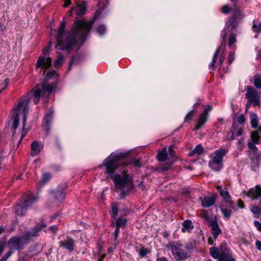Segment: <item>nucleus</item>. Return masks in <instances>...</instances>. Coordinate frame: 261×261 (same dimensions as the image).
Wrapping results in <instances>:
<instances>
[{"label":"nucleus","instance_id":"nucleus-42","mask_svg":"<svg viewBox=\"0 0 261 261\" xmlns=\"http://www.w3.org/2000/svg\"><path fill=\"white\" fill-rule=\"evenodd\" d=\"M64 58L62 55H59L58 58L55 61L54 63V66L55 67H60L63 62H64Z\"/></svg>","mask_w":261,"mask_h":261},{"label":"nucleus","instance_id":"nucleus-10","mask_svg":"<svg viewBox=\"0 0 261 261\" xmlns=\"http://www.w3.org/2000/svg\"><path fill=\"white\" fill-rule=\"evenodd\" d=\"M67 185L66 183L61 184L55 191L51 192L58 204L60 203L64 199L65 193L64 190L67 188Z\"/></svg>","mask_w":261,"mask_h":261},{"label":"nucleus","instance_id":"nucleus-63","mask_svg":"<svg viewBox=\"0 0 261 261\" xmlns=\"http://www.w3.org/2000/svg\"><path fill=\"white\" fill-rule=\"evenodd\" d=\"M224 60H225L224 55H223L221 54L219 57V64L220 66H221V65L223 64Z\"/></svg>","mask_w":261,"mask_h":261},{"label":"nucleus","instance_id":"nucleus-36","mask_svg":"<svg viewBox=\"0 0 261 261\" xmlns=\"http://www.w3.org/2000/svg\"><path fill=\"white\" fill-rule=\"evenodd\" d=\"M221 210L224 217L226 219H229L231 215L232 212L230 210L227 208L226 206H222Z\"/></svg>","mask_w":261,"mask_h":261},{"label":"nucleus","instance_id":"nucleus-14","mask_svg":"<svg viewBox=\"0 0 261 261\" xmlns=\"http://www.w3.org/2000/svg\"><path fill=\"white\" fill-rule=\"evenodd\" d=\"M223 160L217 158L216 156H212L211 160L208 162L209 167L214 171H219L222 168Z\"/></svg>","mask_w":261,"mask_h":261},{"label":"nucleus","instance_id":"nucleus-62","mask_svg":"<svg viewBox=\"0 0 261 261\" xmlns=\"http://www.w3.org/2000/svg\"><path fill=\"white\" fill-rule=\"evenodd\" d=\"M171 164H167L166 165H165L164 166H163L161 168V169L163 171H166L169 170L171 168Z\"/></svg>","mask_w":261,"mask_h":261},{"label":"nucleus","instance_id":"nucleus-11","mask_svg":"<svg viewBox=\"0 0 261 261\" xmlns=\"http://www.w3.org/2000/svg\"><path fill=\"white\" fill-rule=\"evenodd\" d=\"M75 241L71 237L67 236L66 239L59 242V247L65 249L69 252L74 250Z\"/></svg>","mask_w":261,"mask_h":261},{"label":"nucleus","instance_id":"nucleus-21","mask_svg":"<svg viewBox=\"0 0 261 261\" xmlns=\"http://www.w3.org/2000/svg\"><path fill=\"white\" fill-rule=\"evenodd\" d=\"M74 10L77 15H83L87 11V2L83 1L80 5H77L75 8H73L71 11Z\"/></svg>","mask_w":261,"mask_h":261},{"label":"nucleus","instance_id":"nucleus-23","mask_svg":"<svg viewBox=\"0 0 261 261\" xmlns=\"http://www.w3.org/2000/svg\"><path fill=\"white\" fill-rule=\"evenodd\" d=\"M42 147L38 141H34L31 144V154L32 156L37 155L41 151Z\"/></svg>","mask_w":261,"mask_h":261},{"label":"nucleus","instance_id":"nucleus-30","mask_svg":"<svg viewBox=\"0 0 261 261\" xmlns=\"http://www.w3.org/2000/svg\"><path fill=\"white\" fill-rule=\"evenodd\" d=\"M251 125L252 128H256L258 126V117L255 113H251L250 115Z\"/></svg>","mask_w":261,"mask_h":261},{"label":"nucleus","instance_id":"nucleus-6","mask_svg":"<svg viewBox=\"0 0 261 261\" xmlns=\"http://www.w3.org/2000/svg\"><path fill=\"white\" fill-rule=\"evenodd\" d=\"M9 245L11 247V249H15L17 250H23L28 243L22 236H14L12 237L8 242Z\"/></svg>","mask_w":261,"mask_h":261},{"label":"nucleus","instance_id":"nucleus-16","mask_svg":"<svg viewBox=\"0 0 261 261\" xmlns=\"http://www.w3.org/2000/svg\"><path fill=\"white\" fill-rule=\"evenodd\" d=\"M43 96L42 91L40 88L36 87L35 88L32 89L29 93L28 96L30 98L31 96L34 97L33 101L35 105L37 104L40 101L41 96Z\"/></svg>","mask_w":261,"mask_h":261},{"label":"nucleus","instance_id":"nucleus-43","mask_svg":"<svg viewBox=\"0 0 261 261\" xmlns=\"http://www.w3.org/2000/svg\"><path fill=\"white\" fill-rule=\"evenodd\" d=\"M252 30L255 33L261 32V23H256L254 20L253 22Z\"/></svg>","mask_w":261,"mask_h":261},{"label":"nucleus","instance_id":"nucleus-5","mask_svg":"<svg viewBox=\"0 0 261 261\" xmlns=\"http://www.w3.org/2000/svg\"><path fill=\"white\" fill-rule=\"evenodd\" d=\"M36 200V197L31 194L22 197L15 207V214L18 216H23L26 213L28 208L31 206Z\"/></svg>","mask_w":261,"mask_h":261},{"label":"nucleus","instance_id":"nucleus-64","mask_svg":"<svg viewBox=\"0 0 261 261\" xmlns=\"http://www.w3.org/2000/svg\"><path fill=\"white\" fill-rule=\"evenodd\" d=\"M255 245L257 249L261 251V242L260 241L257 240L255 242Z\"/></svg>","mask_w":261,"mask_h":261},{"label":"nucleus","instance_id":"nucleus-1","mask_svg":"<svg viewBox=\"0 0 261 261\" xmlns=\"http://www.w3.org/2000/svg\"><path fill=\"white\" fill-rule=\"evenodd\" d=\"M97 16L95 15L93 19L89 21L84 19L75 20L72 32L67 34L65 32V21H62L56 36L58 42L56 47L59 49L66 50L69 52L78 40L84 42Z\"/></svg>","mask_w":261,"mask_h":261},{"label":"nucleus","instance_id":"nucleus-56","mask_svg":"<svg viewBox=\"0 0 261 261\" xmlns=\"http://www.w3.org/2000/svg\"><path fill=\"white\" fill-rule=\"evenodd\" d=\"M234 57H235V55H234V51L229 53V59H228V64H230L233 61V60L234 59Z\"/></svg>","mask_w":261,"mask_h":261},{"label":"nucleus","instance_id":"nucleus-47","mask_svg":"<svg viewBox=\"0 0 261 261\" xmlns=\"http://www.w3.org/2000/svg\"><path fill=\"white\" fill-rule=\"evenodd\" d=\"M13 253V251L12 250H9L4 256L1 258L0 261H6L7 259Z\"/></svg>","mask_w":261,"mask_h":261},{"label":"nucleus","instance_id":"nucleus-24","mask_svg":"<svg viewBox=\"0 0 261 261\" xmlns=\"http://www.w3.org/2000/svg\"><path fill=\"white\" fill-rule=\"evenodd\" d=\"M221 49V46H219L216 49L213 58L212 62L209 64L208 68L211 70H215L216 68L215 63L218 59L219 53Z\"/></svg>","mask_w":261,"mask_h":261},{"label":"nucleus","instance_id":"nucleus-44","mask_svg":"<svg viewBox=\"0 0 261 261\" xmlns=\"http://www.w3.org/2000/svg\"><path fill=\"white\" fill-rule=\"evenodd\" d=\"M239 126L238 125H236L235 124H233V125L231 127L230 133L231 134L230 139L231 140H233L235 137V133L237 132L238 129L239 128Z\"/></svg>","mask_w":261,"mask_h":261},{"label":"nucleus","instance_id":"nucleus-53","mask_svg":"<svg viewBox=\"0 0 261 261\" xmlns=\"http://www.w3.org/2000/svg\"><path fill=\"white\" fill-rule=\"evenodd\" d=\"M222 12L224 14H227L231 11V8H230L228 5H224L222 7Z\"/></svg>","mask_w":261,"mask_h":261},{"label":"nucleus","instance_id":"nucleus-18","mask_svg":"<svg viewBox=\"0 0 261 261\" xmlns=\"http://www.w3.org/2000/svg\"><path fill=\"white\" fill-rule=\"evenodd\" d=\"M247 196L253 200L261 197V188L260 186L256 185L254 188L250 189L248 191Z\"/></svg>","mask_w":261,"mask_h":261},{"label":"nucleus","instance_id":"nucleus-59","mask_svg":"<svg viewBox=\"0 0 261 261\" xmlns=\"http://www.w3.org/2000/svg\"><path fill=\"white\" fill-rule=\"evenodd\" d=\"M254 225L256 227L257 229L261 232V223L258 221L255 220L253 222Z\"/></svg>","mask_w":261,"mask_h":261},{"label":"nucleus","instance_id":"nucleus-7","mask_svg":"<svg viewBox=\"0 0 261 261\" xmlns=\"http://www.w3.org/2000/svg\"><path fill=\"white\" fill-rule=\"evenodd\" d=\"M46 225L43 223H37L32 229L24 232L23 237L29 243L33 238L38 237L43 228H45Z\"/></svg>","mask_w":261,"mask_h":261},{"label":"nucleus","instance_id":"nucleus-50","mask_svg":"<svg viewBox=\"0 0 261 261\" xmlns=\"http://www.w3.org/2000/svg\"><path fill=\"white\" fill-rule=\"evenodd\" d=\"M118 213V208L116 205H113L111 210L112 215L114 218H115Z\"/></svg>","mask_w":261,"mask_h":261},{"label":"nucleus","instance_id":"nucleus-38","mask_svg":"<svg viewBox=\"0 0 261 261\" xmlns=\"http://www.w3.org/2000/svg\"><path fill=\"white\" fill-rule=\"evenodd\" d=\"M251 212L254 215L255 218H258L261 215V207L258 206H252L251 208Z\"/></svg>","mask_w":261,"mask_h":261},{"label":"nucleus","instance_id":"nucleus-48","mask_svg":"<svg viewBox=\"0 0 261 261\" xmlns=\"http://www.w3.org/2000/svg\"><path fill=\"white\" fill-rule=\"evenodd\" d=\"M227 31H226V28H224L222 30L221 34V37L223 40V42H222L221 45L220 46H221V47H222L223 42H225V39L227 38Z\"/></svg>","mask_w":261,"mask_h":261},{"label":"nucleus","instance_id":"nucleus-8","mask_svg":"<svg viewBox=\"0 0 261 261\" xmlns=\"http://www.w3.org/2000/svg\"><path fill=\"white\" fill-rule=\"evenodd\" d=\"M172 255L176 261H182L186 260L190 255L185 252L184 250L180 248V245H171L170 246Z\"/></svg>","mask_w":261,"mask_h":261},{"label":"nucleus","instance_id":"nucleus-37","mask_svg":"<svg viewBox=\"0 0 261 261\" xmlns=\"http://www.w3.org/2000/svg\"><path fill=\"white\" fill-rule=\"evenodd\" d=\"M226 150L224 149H219L215 151V155L214 156L217 157V158H221L223 160V158L225 155Z\"/></svg>","mask_w":261,"mask_h":261},{"label":"nucleus","instance_id":"nucleus-17","mask_svg":"<svg viewBox=\"0 0 261 261\" xmlns=\"http://www.w3.org/2000/svg\"><path fill=\"white\" fill-rule=\"evenodd\" d=\"M210 226L212 230V234L215 240H216L218 235L221 233L222 231L220 228L216 220L210 221Z\"/></svg>","mask_w":261,"mask_h":261},{"label":"nucleus","instance_id":"nucleus-40","mask_svg":"<svg viewBox=\"0 0 261 261\" xmlns=\"http://www.w3.org/2000/svg\"><path fill=\"white\" fill-rule=\"evenodd\" d=\"M251 140L254 144H258L260 142L258 131L252 132L251 135Z\"/></svg>","mask_w":261,"mask_h":261},{"label":"nucleus","instance_id":"nucleus-4","mask_svg":"<svg viewBox=\"0 0 261 261\" xmlns=\"http://www.w3.org/2000/svg\"><path fill=\"white\" fill-rule=\"evenodd\" d=\"M231 15L228 18L226 23L227 28H230V31H232L238 27L242 19L245 17L244 12L238 7L237 4H234L231 8Z\"/></svg>","mask_w":261,"mask_h":261},{"label":"nucleus","instance_id":"nucleus-31","mask_svg":"<svg viewBox=\"0 0 261 261\" xmlns=\"http://www.w3.org/2000/svg\"><path fill=\"white\" fill-rule=\"evenodd\" d=\"M142 160L140 159H138L137 160L132 159L130 161H128L127 163L124 164V166H128L129 165L133 164L135 167L140 168L142 166Z\"/></svg>","mask_w":261,"mask_h":261},{"label":"nucleus","instance_id":"nucleus-26","mask_svg":"<svg viewBox=\"0 0 261 261\" xmlns=\"http://www.w3.org/2000/svg\"><path fill=\"white\" fill-rule=\"evenodd\" d=\"M182 226L183 227L181 229V231L183 232L186 231H190L194 228L192 221L189 220L184 221L182 223Z\"/></svg>","mask_w":261,"mask_h":261},{"label":"nucleus","instance_id":"nucleus-20","mask_svg":"<svg viewBox=\"0 0 261 261\" xmlns=\"http://www.w3.org/2000/svg\"><path fill=\"white\" fill-rule=\"evenodd\" d=\"M135 249L139 257L141 258L146 257L147 254L150 253L151 250L149 248H145L141 244H139L138 246H136Z\"/></svg>","mask_w":261,"mask_h":261},{"label":"nucleus","instance_id":"nucleus-51","mask_svg":"<svg viewBox=\"0 0 261 261\" xmlns=\"http://www.w3.org/2000/svg\"><path fill=\"white\" fill-rule=\"evenodd\" d=\"M56 74L55 71H50L47 72L44 81H48L49 80L51 79L55 74Z\"/></svg>","mask_w":261,"mask_h":261},{"label":"nucleus","instance_id":"nucleus-34","mask_svg":"<svg viewBox=\"0 0 261 261\" xmlns=\"http://www.w3.org/2000/svg\"><path fill=\"white\" fill-rule=\"evenodd\" d=\"M53 119L51 113L47 114L45 115L43 119V124L45 127L48 129V127Z\"/></svg>","mask_w":261,"mask_h":261},{"label":"nucleus","instance_id":"nucleus-32","mask_svg":"<svg viewBox=\"0 0 261 261\" xmlns=\"http://www.w3.org/2000/svg\"><path fill=\"white\" fill-rule=\"evenodd\" d=\"M254 86L257 89H261V75L258 74H255L253 76Z\"/></svg>","mask_w":261,"mask_h":261},{"label":"nucleus","instance_id":"nucleus-45","mask_svg":"<svg viewBox=\"0 0 261 261\" xmlns=\"http://www.w3.org/2000/svg\"><path fill=\"white\" fill-rule=\"evenodd\" d=\"M50 175L48 173H45L43 175V178L39 182H41L42 185H44L50 178Z\"/></svg>","mask_w":261,"mask_h":261},{"label":"nucleus","instance_id":"nucleus-52","mask_svg":"<svg viewBox=\"0 0 261 261\" xmlns=\"http://www.w3.org/2000/svg\"><path fill=\"white\" fill-rule=\"evenodd\" d=\"M252 162L251 163V167L253 171H256L258 167V160L257 158L252 159Z\"/></svg>","mask_w":261,"mask_h":261},{"label":"nucleus","instance_id":"nucleus-12","mask_svg":"<svg viewBox=\"0 0 261 261\" xmlns=\"http://www.w3.org/2000/svg\"><path fill=\"white\" fill-rule=\"evenodd\" d=\"M216 188L219 191L220 195L222 197L225 202L228 203L231 208H234V203L231 199L227 189L226 187L223 189L221 186H217Z\"/></svg>","mask_w":261,"mask_h":261},{"label":"nucleus","instance_id":"nucleus-13","mask_svg":"<svg viewBox=\"0 0 261 261\" xmlns=\"http://www.w3.org/2000/svg\"><path fill=\"white\" fill-rule=\"evenodd\" d=\"M52 60L51 58L49 57L45 58L43 57L40 56L39 57L36 65V68L37 69L41 67L44 69V73L45 70L48 69L51 65Z\"/></svg>","mask_w":261,"mask_h":261},{"label":"nucleus","instance_id":"nucleus-27","mask_svg":"<svg viewBox=\"0 0 261 261\" xmlns=\"http://www.w3.org/2000/svg\"><path fill=\"white\" fill-rule=\"evenodd\" d=\"M168 153L166 149L159 150L157 154V158L159 161L164 162L167 159Z\"/></svg>","mask_w":261,"mask_h":261},{"label":"nucleus","instance_id":"nucleus-55","mask_svg":"<svg viewBox=\"0 0 261 261\" xmlns=\"http://www.w3.org/2000/svg\"><path fill=\"white\" fill-rule=\"evenodd\" d=\"M237 121L240 124H244L245 122V118L244 115H240L237 118Z\"/></svg>","mask_w":261,"mask_h":261},{"label":"nucleus","instance_id":"nucleus-49","mask_svg":"<svg viewBox=\"0 0 261 261\" xmlns=\"http://www.w3.org/2000/svg\"><path fill=\"white\" fill-rule=\"evenodd\" d=\"M106 29L104 25H100L97 28V32L99 35H103L106 32Z\"/></svg>","mask_w":261,"mask_h":261},{"label":"nucleus","instance_id":"nucleus-57","mask_svg":"<svg viewBox=\"0 0 261 261\" xmlns=\"http://www.w3.org/2000/svg\"><path fill=\"white\" fill-rule=\"evenodd\" d=\"M173 145H171L169 147V154L172 158H174L175 156V152L173 149Z\"/></svg>","mask_w":261,"mask_h":261},{"label":"nucleus","instance_id":"nucleus-15","mask_svg":"<svg viewBox=\"0 0 261 261\" xmlns=\"http://www.w3.org/2000/svg\"><path fill=\"white\" fill-rule=\"evenodd\" d=\"M219 250L220 253V257H219V261L232 257L231 252L227 247L225 243H223L220 245Z\"/></svg>","mask_w":261,"mask_h":261},{"label":"nucleus","instance_id":"nucleus-22","mask_svg":"<svg viewBox=\"0 0 261 261\" xmlns=\"http://www.w3.org/2000/svg\"><path fill=\"white\" fill-rule=\"evenodd\" d=\"M57 82H56L54 84H48V81H43L42 83V88L43 93L47 92L48 94H50L53 90L56 88Z\"/></svg>","mask_w":261,"mask_h":261},{"label":"nucleus","instance_id":"nucleus-58","mask_svg":"<svg viewBox=\"0 0 261 261\" xmlns=\"http://www.w3.org/2000/svg\"><path fill=\"white\" fill-rule=\"evenodd\" d=\"M254 143H252V142H248L247 144L248 147L249 148L253 150L255 152L257 151V149L256 146L254 144Z\"/></svg>","mask_w":261,"mask_h":261},{"label":"nucleus","instance_id":"nucleus-19","mask_svg":"<svg viewBox=\"0 0 261 261\" xmlns=\"http://www.w3.org/2000/svg\"><path fill=\"white\" fill-rule=\"evenodd\" d=\"M216 200V195H213L211 197L205 196L203 199H201L202 206L203 207H209L215 203Z\"/></svg>","mask_w":261,"mask_h":261},{"label":"nucleus","instance_id":"nucleus-61","mask_svg":"<svg viewBox=\"0 0 261 261\" xmlns=\"http://www.w3.org/2000/svg\"><path fill=\"white\" fill-rule=\"evenodd\" d=\"M9 83V79H6L5 80L4 86L2 87V89L0 91V93H1L2 91L4 89H5L7 87Z\"/></svg>","mask_w":261,"mask_h":261},{"label":"nucleus","instance_id":"nucleus-46","mask_svg":"<svg viewBox=\"0 0 261 261\" xmlns=\"http://www.w3.org/2000/svg\"><path fill=\"white\" fill-rule=\"evenodd\" d=\"M195 112L194 110H191L186 115L185 118V122H189L191 120L194 116V114Z\"/></svg>","mask_w":261,"mask_h":261},{"label":"nucleus","instance_id":"nucleus-29","mask_svg":"<svg viewBox=\"0 0 261 261\" xmlns=\"http://www.w3.org/2000/svg\"><path fill=\"white\" fill-rule=\"evenodd\" d=\"M210 254L212 257L219 260L220 257V253L219 249L216 247H212L210 249Z\"/></svg>","mask_w":261,"mask_h":261},{"label":"nucleus","instance_id":"nucleus-33","mask_svg":"<svg viewBox=\"0 0 261 261\" xmlns=\"http://www.w3.org/2000/svg\"><path fill=\"white\" fill-rule=\"evenodd\" d=\"M81 59V57L80 55H76L72 57V59L69 65V71H70L71 69V67L73 64H77L80 62Z\"/></svg>","mask_w":261,"mask_h":261},{"label":"nucleus","instance_id":"nucleus-3","mask_svg":"<svg viewBox=\"0 0 261 261\" xmlns=\"http://www.w3.org/2000/svg\"><path fill=\"white\" fill-rule=\"evenodd\" d=\"M29 102V99H21L20 101L18 103L17 108H14L13 109V114L12 118L13 120V128L16 130L19 124V112L21 109H23V130L25 124L27 121V115L29 111L28 103Z\"/></svg>","mask_w":261,"mask_h":261},{"label":"nucleus","instance_id":"nucleus-41","mask_svg":"<svg viewBox=\"0 0 261 261\" xmlns=\"http://www.w3.org/2000/svg\"><path fill=\"white\" fill-rule=\"evenodd\" d=\"M207 117L208 115L206 114V112H203L200 115L199 119L198 122L203 125L207 121Z\"/></svg>","mask_w":261,"mask_h":261},{"label":"nucleus","instance_id":"nucleus-9","mask_svg":"<svg viewBox=\"0 0 261 261\" xmlns=\"http://www.w3.org/2000/svg\"><path fill=\"white\" fill-rule=\"evenodd\" d=\"M246 98L249 102H253L254 106H259L260 103L259 97L257 90L252 86H248L246 93Z\"/></svg>","mask_w":261,"mask_h":261},{"label":"nucleus","instance_id":"nucleus-39","mask_svg":"<svg viewBox=\"0 0 261 261\" xmlns=\"http://www.w3.org/2000/svg\"><path fill=\"white\" fill-rule=\"evenodd\" d=\"M237 35L234 33L231 32L229 34V37L228 39V46L231 48L233 43L237 42Z\"/></svg>","mask_w":261,"mask_h":261},{"label":"nucleus","instance_id":"nucleus-35","mask_svg":"<svg viewBox=\"0 0 261 261\" xmlns=\"http://www.w3.org/2000/svg\"><path fill=\"white\" fill-rule=\"evenodd\" d=\"M127 220L126 219H122L121 218H118L116 219L115 222V226L117 227H124L126 225Z\"/></svg>","mask_w":261,"mask_h":261},{"label":"nucleus","instance_id":"nucleus-2","mask_svg":"<svg viewBox=\"0 0 261 261\" xmlns=\"http://www.w3.org/2000/svg\"><path fill=\"white\" fill-rule=\"evenodd\" d=\"M103 165L106 167V173L110 175L115 185V188L121 193L122 197L127 195L133 188V183L132 177L126 173V171L123 170V175L115 174V171L119 167L120 164L111 156L106 158L103 162Z\"/></svg>","mask_w":261,"mask_h":261},{"label":"nucleus","instance_id":"nucleus-25","mask_svg":"<svg viewBox=\"0 0 261 261\" xmlns=\"http://www.w3.org/2000/svg\"><path fill=\"white\" fill-rule=\"evenodd\" d=\"M204 148L201 145L199 144L197 145L195 148L189 152V155L190 156H193L194 155H200L203 153Z\"/></svg>","mask_w":261,"mask_h":261},{"label":"nucleus","instance_id":"nucleus-60","mask_svg":"<svg viewBox=\"0 0 261 261\" xmlns=\"http://www.w3.org/2000/svg\"><path fill=\"white\" fill-rule=\"evenodd\" d=\"M29 258L28 255L27 254H24L23 255L20 256L17 261H28Z\"/></svg>","mask_w":261,"mask_h":261},{"label":"nucleus","instance_id":"nucleus-54","mask_svg":"<svg viewBox=\"0 0 261 261\" xmlns=\"http://www.w3.org/2000/svg\"><path fill=\"white\" fill-rule=\"evenodd\" d=\"M6 246V242L4 241H0V256L2 255L4 249Z\"/></svg>","mask_w":261,"mask_h":261},{"label":"nucleus","instance_id":"nucleus-28","mask_svg":"<svg viewBox=\"0 0 261 261\" xmlns=\"http://www.w3.org/2000/svg\"><path fill=\"white\" fill-rule=\"evenodd\" d=\"M127 153H122L119 152L117 153H111L109 156H111L112 159H114L115 161H116L117 162L119 160H120L122 159L126 158L127 155Z\"/></svg>","mask_w":261,"mask_h":261}]
</instances>
